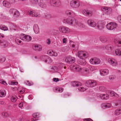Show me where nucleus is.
I'll use <instances>...</instances> for the list:
<instances>
[{
    "instance_id": "f257e3e1",
    "label": "nucleus",
    "mask_w": 121,
    "mask_h": 121,
    "mask_svg": "<svg viewBox=\"0 0 121 121\" xmlns=\"http://www.w3.org/2000/svg\"><path fill=\"white\" fill-rule=\"evenodd\" d=\"M75 20L74 18L71 17H70L64 19L63 20V22L65 24H68L69 25L73 26V24L75 22Z\"/></svg>"
},
{
    "instance_id": "f03ea898",
    "label": "nucleus",
    "mask_w": 121,
    "mask_h": 121,
    "mask_svg": "<svg viewBox=\"0 0 121 121\" xmlns=\"http://www.w3.org/2000/svg\"><path fill=\"white\" fill-rule=\"evenodd\" d=\"M97 84V82L93 80L87 81L86 82V85L88 87H93L96 86Z\"/></svg>"
},
{
    "instance_id": "7ed1b4c3",
    "label": "nucleus",
    "mask_w": 121,
    "mask_h": 121,
    "mask_svg": "<svg viewBox=\"0 0 121 121\" xmlns=\"http://www.w3.org/2000/svg\"><path fill=\"white\" fill-rule=\"evenodd\" d=\"M60 32L65 34L70 32V30L68 27L63 26H60L58 28Z\"/></svg>"
},
{
    "instance_id": "20e7f679",
    "label": "nucleus",
    "mask_w": 121,
    "mask_h": 121,
    "mask_svg": "<svg viewBox=\"0 0 121 121\" xmlns=\"http://www.w3.org/2000/svg\"><path fill=\"white\" fill-rule=\"evenodd\" d=\"M70 5L73 8H78L80 5V3L78 0H73L71 1Z\"/></svg>"
},
{
    "instance_id": "39448f33",
    "label": "nucleus",
    "mask_w": 121,
    "mask_h": 121,
    "mask_svg": "<svg viewBox=\"0 0 121 121\" xmlns=\"http://www.w3.org/2000/svg\"><path fill=\"white\" fill-rule=\"evenodd\" d=\"M77 55L80 59L87 58L88 57V53L85 52L80 51L78 53Z\"/></svg>"
},
{
    "instance_id": "423d86ee",
    "label": "nucleus",
    "mask_w": 121,
    "mask_h": 121,
    "mask_svg": "<svg viewBox=\"0 0 121 121\" xmlns=\"http://www.w3.org/2000/svg\"><path fill=\"white\" fill-rule=\"evenodd\" d=\"M28 14L30 16L32 17H39L40 16V13L35 10H30L28 12Z\"/></svg>"
},
{
    "instance_id": "0eeeda50",
    "label": "nucleus",
    "mask_w": 121,
    "mask_h": 121,
    "mask_svg": "<svg viewBox=\"0 0 121 121\" xmlns=\"http://www.w3.org/2000/svg\"><path fill=\"white\" fill-rule=\"evenodd\" d=\"M106 26L107 29L112 30L116 28L117 26V25L116 23L111 22L108 24Z\"/></svg>"
},
{
    "instance_id": "6e6552de",
    "label": "nucleus",
    "mask_w": 121,
    "mask_h": 121,
    "mask_svg": "<svg viewBox=\"0 0 121 121\" xmlns=\"http://www.w3.org/2000/svg\"><path fill=\"white\" fill-rule=\"evenodd\" d=\"M108 60L109 64L112 66H116L117 65V60L114 58H109L108 59Z\"/></svg>"
},
{
    "instance_id": "1a4fd4ad",
    "label": "nucleus",
    "mask_w": 121,
    "mask_h": 121,
    "mask_svg": "<svg viewBox=\"0 0 121 121\" xmlns=\"http://www.w3.org/2000/svg\"><path fill=\"white\" fill-rule=\"evenodd\" d=\"M39 113L38 112L34 113L33 114V118L30 119L29 121H35L39 120L38 117H39Z\"/></svg>"
},
{
    "instance_id": "9d476101",
    "label": "nucleus",
    "mask_w": 121,
    "mask_h": 121,
    "mask_svg": "<svg viewBox=\"0 0 121 121\" xmlns=\"http://www.w3.org/2000/svg\"><path fill=\"white\" fill-rule=\"evenodd\" d=\"M65 61L69 64H72L73 63L75 62V60L74 58L70 56H69L65 58Z\"/></svg>"
},
{
    "instance_id": "9b49d317",
    "label": "nucleus",
    "mask_w": 121,
    "mask_h": 121,
    "mask_svg": "<svg viewBox=\"0 0 121 121\" xmlns=\"http://www.w3.org/2000/svg\"><path fill=\"white\" fill-rule=\"evenodd\" d=\"M102 10L104 12L107 14H109L111 12L112 10L110 8L104 6L102 8Z\"/></svg>"
},
{
    "instance_id": "f8f14e48",
    "label": "nucleus",
    "mask_w": 121,
    "mask_h": 121,
    "mask_svg": "<svg viewBox=\"0 0 121 121\" xmlns=\"http://www.w3.org/2000/svg\"><path fill=\"white\" fill-rule=\"evenodd\" d=\"M82 13L84 15L86 16H91L92 14L91 11L87 9H84L82 11Z\"/></svg>"
},
{
    "instance_id": "ddd939ff",
    "label": "nucleus",
    "mask_w": 121,
    "mask_h": 121,
    "mask_svg": "<svg viewBox=\"0 0 121 121\" xmlns=\"http://www.w3.org/2000/svg\"><path fill=\"white\" fill-rule=\"evenodd\" d=\"M73 26L75 27H78L81 28H83L85 27V26L83 24L76 20L75 23L73 25Z\"/></svg>"
},
{
    "instance_id": "4468645a",
    "label": "nucleus",
    "mask_w": 121,
    "mask_h": 121,
    "mask_svg": "<svg viewBox=\"0 0 121 121\" xmlns=\"http://www.w3.org/2000/svg\"><path fill=\"white\" fill-rule=\"evenodd\" d=\"M87 22L89 26L92 27H94L96 25L95 22L92 19H89L87 21Z\"/></svg>"
},
{
    "instance_id": "2eb2a0df",
    "label": "nucleus",
    "mask_w": 121,
    "mask_h": 121,
    "mask_svg": "<svg viewBox=\"0 0 121 121\" xmlns=\"http://www.w3.org/2000/svg\"><path fill=\"white\" fill-rule=\"evenodd\" d=\"M114 44L117 46L119 47L121 45V39L116 38L114 40Z\"/></svg>"
},
{
    "instance_id": "dca6fc26",
    "label": "nucleus",
    "mask_w": 121,
    "mask_h": 121,
    "mask_svg": "<svg viewBox=\"0 0 121 121\" xmlns=\"http://www.w3.org/2000/svg\"><path fill=\"white\" fill-rule=\"evenodd\" d=\"M100 72L101 75L104 76L108 73L109 70L107 69H102L100 70Z\"/></svg>"
},
{
    "instance_id": "f3484780",
    "label": "nucleus",
    "mask_w": 121,
    "mask_h": 121,
    "mask_svg": "<svg viewBox=\"0 0 121 121\" xmlns=\"http://www.w3.org/2000/svg\"><path fill=\"white\" fill-rule=\"evenodd\" d=\"M115 48V46L110 44L107 45L105 46V49L110 51L114 49Z\"/></svg>"
},
{
    "instance_id": "a211bd4d",
    "label": "nucleus",
    "mask_w": 121,
    "mask_h": 121,
    "mask_svg": "<svg viewBox=\"0 0 121 121\" xmlns=\"http://www.w3.org/2000/svg\"><path fill=\"white\" fill-rule=\"evenodd\" d=\"M47 54L50 56H56L57 55L56 52L51 50H48L47 52Z\"/></svg>"
},
{
    "instance_id": "6ab92c4d",
    "label": "nucleus",
    "mask_w": 121,
    "mask_h": 121,
    "mask_svg": "<svg viewBox=\"0 0 121 121\" xmlns=\"http://www.w3.org/2000/svg\"><path fill=\"white\" fill-rule=\"evenodd\" d=\"M65 14L72 17H74L75 16V13H74L69 10L66 11L65 12Z\"/></svg>"
},
{
    "instance_id": "aec40b11",
    "label": "nucleus",
    "mask_w": 121,
    "mask_h": 121,
    "mask_svg": "<svg viewBox=\"0 0 121 121\" xmlns=\"http://www.w3.org/2000/svg\"><path fill=\"white\" fill-rule=\"evenodd\" d=\"M2 4L4 6L7 8H10L11 6V4L9 2L6 0H4Z\"/></svg>"
},
{
    "instance_id": "412c9836",
    "label": "nucleus",
    "mask_w": 121,
    "mask_h": 121,
    "mask_svg": "<svg viewBox=\"0 0 121 121\" xmlns=\"http://www.w3.org/2000/svg\"><path fill=\"white\" fill-rule=\"evenodd\" d=\"M33 29L34 31L36 34L38 33L39 32V27L38 25L35 24H34Z\"/></svg>"
},
{
    "instance_id": "4be33fe9",
    "label": "nucleus",
    "mask_w": 121,
    "mask_h": 121,
    "mask_svg": "<svg viewBox=\"0 0 121 121\" xmlns=\"http://www.w3.org/2000/svg\"><path fill=\"white\" fill-rule=\"evenodd\" d=\"M73 68L74 69H75L76 71L78 72L82 70L81 67L77 64L74 65L73 66Z\"/></svg>"
},
{
    "instance_id": "5701e85b",
    "label": "nucleus",
    "mask_w": 121,
    "mask_h": 121,
    "mask_svg": "<svg viewBox=\"0 0 121 121\" xmlns=\"http://www.w3.org/2000/svg\"><path fill=\"white\" fill-rule=\"evenodd\" d=\"M99 97L102 99L106 100L108 99L109 96L107 94H101L99 95Z\"/></svg>"
},
{
    "instance_id": "b1692460",
    "label": "nucleus",
    "mask_w": 121,
    "mask_h": 121,
    "mask_svg": "<svg viewBox=\"0 0 121 121\" xmlns=\"http://www.w3.org/2000/svg\"><path fill=\"white\" fill-rule=\"evenodd\" d=\"M98 25L97 26V27L98 29L100 30H102L104 28V25L101 22H99L98 23Z\"/></svg>"
},
{
    "instance_id": "393cba45",
    "label": "nucleus",
    "mask_w": 121,
    "mask_h": 121,
    "mask_svg": "<svg viewBox=\"0 0 121 121\" xmlns=\"http://www.w3.org/2000/svg\"><path fill=\"white\" fill-rule=\"evenodd\" d=\"M72 85L74 87H77L81 86L82 84L79 82L74 81L72 82Z\"/></svg>"
},
{
    "instance_id": "a878e982",
    "label": "nucleus",
    "mask_w": 121,
    "mask_h": 121,
    "mask_svg": "<svg viewBox=\"0 0 121 121\" xmlns=\"http://www.w3.org/2000/svg\"><path fill=\"white\" fill-rule=\"evenodd\" d=\"M78 63L81 65H84L86 64V62L84 58H82L80 59Z\"/></svg>"
},
{
    "instance_id": "bb28decb",
    "label": "nucleus",
    "mask_w": 121,
    "mask_h": 121,
    "mask_svg": "<svg viewBox=\"0 0 121 121\" xmlns=\"http://www.w3.org/2000/svg\"><path fill=\"white\" fill-rule=\"evenodd\" d=\"M47 59L44 60L45 62L48 63H50L52 62V60L51 59L50 57H48L47 56H44Z\"/></svg>"
},
{
    "instance_id": "cd10ccee",
    "label": "nucleus",
    "mask_w": 121,
    "mask_h": 121,
    "mask_svg": "<svg viewBox=\"0 0 121 121\" xmlns=\"http://www.w3.org/2000/svg\"><path fill=\"white\" fill-rule=\"evenodd\" d=\"M99 39L103 43H105L107 41V39L104 36H101L99 37Z\"/></svg>"
},
{
    "instance_id": "c85d7f7f",
    "label": "nucleus",
    "mask_w": 121,
    "mask_h": 121,
    "mask_svg": "<svg viewBox=\"0 0 121 121\" xmlns=\"http://www.w3.org/2000/svg\"><path fill=\"white\" fill-rule=\"evenodd\" d=\"M34 47V49L36 51H40L42 49L40 45H35Z\"/></svg>"
},
{
    "instance_id": "c756f323",
    "label": "nucleus",
    "mask_w": 121,
    "mask_h": 121,
    "mask_svg": "<svg viewBox=\"0 0 121 121\" xmlns=\"http://www.w3.org/2000/svg\"><path fill=\"white\" fill-rule=\"evenodd\" d=\"M16 9L14 8H12L10 9L9 11V13L11 15H13Z\"/></svg>"
},
{
    "instance_id": "7c9ffc66",
    "label": "nucleus",
    "mask_w": 121,
    "mask_h": 121,
    "mask_svg": "<svg viewBox=\"0 0 121 121\" xmlns=\"http://www.w3.org/2000/svg\"><path fill=\"white\" fill-rule=\"evenodd\" d=\"M121 49H117L116 50L115 53L116 54L119 56H121Z\"/></svg>"
},
{
    "instance_id": "2f4dec72",
    "label": "nucleus",
    "mask_w": 121,
    "mask_h": 121,
    "mask_svg": "<svg viewBox=\"0 0 121 121\" xmlns=\"http://www.w3.org/2000/svg\"><path fill=\"white\" fill-rule=\"evenodd\" d=\"M31 39L32 38L31 36L28 35H26L24 41L27 42L30 41L31 40Z\"/></svg>"
},
{
    "instance_id": "473e14b6",
    "label": "nucleus",
    "mask_w": 121,
    "mask_h": 121,
    "mask_svg": "<svg viewBox=\"0 0 121 121\" xmlns=\"http://www.w3.org/2000/svg\"><path fill=\"white\" fill-rule=\"evenodd\" d=\"M0 43L3 45H4V46H6L8 45L7 42L4 40H0Z\"/></svg>"
},
{
    "instance_id": "72a5a7b5",
    "label": "nucleus",
    "mask_w": 121,
    "mask_h": 121,
    "mask_svg": "<svg viewBox=\"0 0 121 121\" xmlns=\"http://www.w3.org/2000/svg\"><path fill=\"white\" fill-rule=\"evenodd\" d=\"M110 93L111 96H114L116 97H118L119 96L117 94L113 91H110Z\"/></svg>"
},
{
    "instance_id": "f704fd0d",
    "label": "nucleus",
    "mask_w": 121,
    "mask_h": 121,
    "mask_svg": "<svg viewBox=\"0 0 121 121\" xmlns=\"http://www.w3.org/2000/svg\"><path fill=\"white\" fill-rule=\"evenodd\" d=\"M20 15V13L16 9L13 16L14 17H19Z\"/></svg>"
},
{
    "instance_id": "c9c22d12",
    "label": "nucleus",
    "mask_w": 121,
    "mask_h": 121,
    "mask_svg": "<svg viewBox=\"0 0 121 121\" xmlns=\"http://www.w3.org/2000/svg\"><path fill=\"white\" fill-rule=\"evenodd\" d=\"M6 93L4 90H1L0 91V97H4Z\"/></svg>"
},
{
    "instance_id": "e433bc0d",
    "label": "nucleus",
    "mask_w": 121,
    "mask_h": 121,
    "mask_svg": "<svg viewBox=\"0 0 121 121\" xmlns=\"http://www.w3.org/2000/svg\"><path fill=\"white\" fill-rule=\"evenodd\" d=\"M63 88H60L59 87H57L55 88V90L56 91V92H61L63 91Z\"/></svg>"
},
{
    "instance_id": "4c0bfd02",
    "label": "nucleus",
    "mask_w": 121,
    "mask_h": 121,
    "mask_svg": "<svg viewBox=\"0 0 121 121\" xmlns=\"http://www.w3.org/2000/svg\"><path fill=\"white\" fill-rule=\"evenodd\" d=\"M55 6L58 7L60 5L61 2L59 0H56Z\"/></svg>"
},
{
    "instance_id": "58836bf2",
    "label": "nucleus",
    "mask_w": 121,
    "mask_h": 121,
    "mask_svg": "<svg viewBox=\"0 0 121 121\" xmlns=\"http://www.w3.org/2000/svg\"><path fill=\"white\" fill-rule=\"evenodd\" d=\"M115 113L117 115H118L121 113V109H117L115 111Z\"/></svg>"
},
{
    "instance_id": "ea45409f",
    "label": "nucleus",
    "mask_w": 121,
    "mask_h": 121,
    "mask_svg": "<svg viewBox=\"0 0 121 121\" xmlns=\"http://www.w3.org/2000/svg\"><path fill=\"white\" fill-rule=\"evenodd\" d=\"M24 83L27 85L28 86H31L33 84V83L31 82H30L28 80L25 81H24Z\"/></svg>"
},
{
    "instance_id": "a19ab883",
    "label": "nucleus",
    "mask_w": 121,
    "mask_h": 121,
    "mask_svg": "<svg viewBox=\"0 0 121 121\" xmlns=\"http://www.w3.org/2000/svg\"><path fill=\"white\" fill-rule=\"evenodd\" d=\"M26 35L23 34H22L19 36L20 38L22 40L24 41Z\"/></svg>"
},
{
    "instance_id": "79ce46f5",
    "label": "nucleus",
    "mask_w": 121,
    "mask_h": 121,
    "mask_svg": "<svg viewBox=\"0 0 121 121\" xmlns=\"http://www.w3.org/2000/svg\"><path fill=\"white\" fill-rule=\"evenodd\" d=\"M17 98L16 96H12L11 98V101L13 102L16 101L17 100Z\"/></svg>"
},
{
    "instance_id": "37998d69",
    "label": "nucleus",
    "mask_w": 121,
    "mask_h": 121,
    "mask_svg": "<svg viewBox=\"0 0 121 121\" xmlns=\"http://www.w3.org/2000/svg\"><path fill=\"white\" fill-rule=\"evenodd\" d=\"M101 61L98 58H95V64H98L100 63Z\"/></svg>"
},
{
    "instance_id": "c03bdc74",
    "label": "nucleus",
    "mask_w": 121,
    "mask_h": 121,
    "mask_svg": "<svg viewBox=\"0 0 121 121\" xmlns=\"http://www.w3.org/2000/svg\"><path fill=\"white\" fill-rule=\"evenodd\" d=\"M51 69H52L54 72H56L57 71V67L56 66H53L51 67Z\"/></svg>"
},
{
    "instance_id": "a18cd8bd",
    "label": "nucleus",
    "mask_w": 121,
    "mask_h": 121,
    "mask_svg": "<svg viewBox=\"0 0 121 121\" xmlns=\"http://www.w3.org/2000/svg\"><path fill=\"white\" fill-rule=\"evenodd\" d=\"M0 28L1 29L4 31L7 30H8V28L4 26H0Z\"/></svg>"
},
{
    "instance_id": "49530a36",
    "label": "nucleus",
    "mask_w": 121,
    "mask_h": 121,
    "mask_svg": "<svg viewBox=\"0 0 121 121\" xmlns=\"http://www.w3.org/2000/svg\"><path fill=\"white\" fill-rule=\"evenodd\" d=\"M16 43L18 45H21L22 44L21 43L22 41L19 39H15Z\"/></svg>"
},
{
    "instance_id": "de8ad7c7",
    "label": "nucleus",
    "mask_w": 121,
    "mask_h": 121,
    "mask_svg": "<svg viewBox=\"0 0 121 121\" xmlns=\"http://www.w3.org/2000/svg\"><path fill=\"white\" fill-rule=\"evenodd\" d=\"M6 58L2 56H0V62L2 63L5 61L6 60Z\"/></svg>"
},
{
    "instance_id": "09e8293b",
    "label": "nucleus",
    "mask_w": 121,
    "mask_h": 121,
    "mask_svg": "<svg viewBox=\"0 0 121 121\" xmlns=\"http://www.w3.org/2000/svg\"><path fill=\"white\" fill-rule=\"evenodd\" d=\"M3 116L5 117H8L9 116V114L7 112H4L2 113Z\"/></svg>"
},
{
    "instance_id": "8fccbe9b",
    "label": "nucleus",
    "mask_w": 121,
    "mask_h": 121,
    "mask_svg": "<svg viewBox=\"0 0 121 121\" xmlns=\"http://www.w3.org/2000/svg\"><path fill=\"white\" fill-rule=\"evenodd\" d=\"M78 90L80 91H84L86 90V88L83 87H80L78 88Z\"/></svg>"
},
{
    "instance_id": "3c124183",
    "label": "nucleus",
    "mask_w": 121,
    "mask_h": 121,
    "mask_svg": "<svg viewBox=\"0 0 121 121\" xmlns=\"http://www.w3.org/2000/svg\"><path fill=\"white\" fill-rule=\"evenodd\" d=\"M31 2L33 4H36L39 1V0H30Z\"/></svg>"
},
{
    "instance_id": "603ef678",
    "label": "nucleus",
    "mask_w": 121,
    "mask_h": 121,
    "mask_svg": "<svg viewBox=\"0 0 121 121\" xmlns=\"http://www.w3.org/2000/svg\"><path fill=\"white\" fill-rule=\"evenodd\" d=\"M95 58L91 59L90 60V62L92 64H95Z\"/></svg>"
},
{
    "instance_id": "864d4df0",
    "label": "nucleus",
    "mask_w": 121,
    "mask_h": 121,
    "mask_svg": "<svg viewBox=\"0 0 121 121\" xmlns=\"http://www.w3.org/2000/svg\"><path fill=\"white\" fill-rule=\"evenodd\" d=\"M9 85H17L18 83L17 82H9Z\"/></svg>"
},
{
    "instance_id": "5fc2aeb1",
    "label": "nucleus",
    "mask_w": 121,
    "mask_h": 121,
    "mask_svg": "<svg viewBox=\"0 0 121 121\" xmlns=\"http://www.w3.org/2000/svg\"><path fill=\"white\" fill-rule=\"evenodd\" d=\"M56 0H51L50 3L53 6H55Z\"/></svg>"
},
{
    "instance_id": "6e6d98bb",
    "label": "nucleus",
    "mask_w": 121,
    "mask_h": 121,
    "mask_svg": "<svg viewBox=\"0 0 121 121\" xmlns=\"http://www.w3.org/2000/svg\"><path fill=\"white\" fill-rule=\"evenodd\" d=\"M105 87L103 86H100L99 87V89L100 91H104L105 90Z\"/></svg>"
},
{
    "instance_id": "4d7b16f0",
    "label": "nucleus",
    "mask_w": 121,
    "mask_h": 121,
    "mask_svg": "<svg viewBox=\"0 0 121 121\" xmlns=\"http://www.w3.org/2000/svg\"><path fill=\"white\" fill-rule=\"evenodd\" d=\"M111 106L110 104L108 103H107L105 104L104 107L106 108H108Z\"/></svg>"
},
{
    "instance_id": "13d9d810",
    "label": "nucleus",
    "mask_w": 121,
    "mask_h": 121,
    "mask_svg": "<svg viewBox=\"0 0 121 121\" xmlns=\"http://www.w3.org/2000/svg\"><path fill=\"white\" fill-rule=\"evenodd\" d=\"M0 83L5 85H7V84L4 81L2 80H0Z\"/></svg>"
},
{
    "instance_id": "bf43d9fd",
    "label": "nucleus",
    "mask_w": 121,
    "mask_h": 121,
    "mask_svg": "<svg viewBox=\"0 0 121 121\" xmlns=\"http://www.w3.org/2000/svg\"><path fill=\"white\" fill-rule=\"evenodd\" d=\"M83 120V121H93L92 119L90 118L84 119Z\"/></svg>"
},
{
    "instance_id": "052dcab7",
    "label": "nucleus",
    "mask_w": 121,
    "mask_h": 121,
    "mask_svg": "<svg viewBox=\"0 0 121 121\" xmlns=\"http://www.w3.org/2000/svg\"><path fill=\"white\" fill-rule=\"evenodd\" d=\"M63 42L64 43H66L67 42V39L65 38H64L62 39Z\"/></svg>"
},
{
    "instance_id": "680f3d73",
    "label": "nucleus",
    "mask_w": 121,
    "mask_h": 121,
    "mask_svg": "<svg viewBox=\"0 0 121 121\" xmlns=\"http://www.w3.org/2000/svg\"><path fill=\"white\" fill-rule=\"evenodd\" d=\"M53 80L54 81L57 82L59 81V79L58 78H53Z\"/></svg>"
},
{
    "instance_id": "e2e57ef3",
    "label": "nucleus",
    "mask_w": 121,
    "mask_h": 121,
    "mask_svg": "<svg viewBox=\"0 0 121 121\" xmlns=\"http://www.w3.org/2000/svg\"><path fill=\"white\" fill-rule=\"evenodd\" d=\"M117 20L120 23H121V16H118V17Z\"/></svg>"
},
{
    "instance_id": "0e129e2a",
    "label": "nucleus",
    "mask_w": 121,
    "mask_h": 121,
    "mask_svg": "<svg viewBox=\"0 0 121 121\" xmlns=\"http://www.w3.org/2000/svg\"><path fill=\"white\" fill-rule=\"evenodd\" d=\"M22 102L21 103L18 105L19 107L20 108H22L23 106V104Z\"/></svg>"
},
{
    "instance_id": "69168bd1",
    "label": "nucleus",
    "mask_w": 121,
    "mask_h": 121,
    "mask_svg": "<svg viewBox=\"0 0 121 121\" xmlns=\"http://www.w3.org/2000/svg\"><path fill=\"white\" fill-rule=\"evenodd\" d=\"M4 37V35L3 34L0 33V38L2 39Z\"/></svg>"
},
{
    "instance_id": "338daca9",
    "label": "nucleus",
    "mask_w": 121,
    "mask_h": 121,
    "mask_svg": "<svg viewBox=\"0 0 121 121\" xmlns=\"http://www.w3.org/2000/svg\"><path fill=\"white\" fill-rule=\"evenodd\" d=\"M47 43L49 44H50L51 43V41L50 39H48L47 41Z\"/></svg>"
},
{
    "instance_id": "774afa93",
    "label": "nucleus",
    "mask_w": 121,
    "mask_h": 121,
    "mask_svg": "<svg viewBox=\"0 0 121 121\" xmlns=\"http://www.w3.org/2000/svg\"><path fill=\"white\" fill-rule=\"evenodd\" d=\"M15 27L16 28V29L17 30H19L20 29V27L16 25L15 26Z\"/></svg>"
}]
</instances>
